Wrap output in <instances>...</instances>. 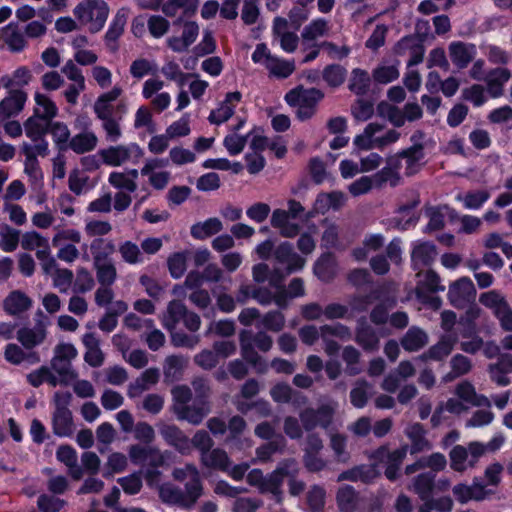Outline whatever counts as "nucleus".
<instances>
[{"label":"nucleus","instance_id":"57","mask_svg":"<svg viewBox=\"0 0 512 512\" xmlns=\"http://www.w3.org/2000/svg\"><path fill=\"white\" fill-rule=\"evenodd\" d=\"M314 273L322 281L332 280L337 273L335 258L329 253L323 254L314 265Z\"/></svg>","mask_w":512,"mask_h":512},{"label":"nucleus","instance_id":"11","mask_svg":"<svg viewBox=\"0 0 512 512\" xmlns=\"http://www.w3.org/2000/svg\"><path fill=\"white\" fill-rule=\"evenodd\" d=\"M475 294L476 290L472 280L468 277H461L449 286L448 299L454 307L463 308L475 298Z\"/></svg>","mask_w":512,"mask_h":512},{"label":"nucleus","instance_id":"2","mask_svg":"<svg viewBox=\"0 0 512 512\" xmlns=\"http://www.w3.org/2000/svg\"><path fill=\"white\" fill-rule=\"evenodd\" d=\"M109 13V6L104 0H81L73 9L75 18L91 33L103 29Z\"/></svg>","mask_w":512,"mask_h":512},{"label":"nucleus","instance_id":"39","mask_svg":"<svg viewBox=\"0 0 512 512\" xmlns=\"http://www.w3.org/2000/svg\"><path fill=\"white\" fill-rule=\"evenodd\" d=\"M405 435L411 441L410 453L415 454L422 451L430 450L432 445L426 439L423 426L420 423L409 424L405 428Z\"/></svg>","mask_w":512,"mask_h":512},{"label":"nucleus","instance_id":"33","mask_svg":"<svg viewBox=\"0 0 512 512\" xmlns=\"http://www.w3.org/2000/svg\"><path fill=\"white\" fill-rule=\"evenodd\" d=\"M398 168V157L392 156L388 158L386 166L372 176L375 182V187H382L386 183H389L392 187L398 185L400 181Z\"/></svg>","mask_w":512,"mask_h":512},{"label":"nucleus","instance_id":"14","mask_svg":"<svg viewBox=\"0 0 512 512\" xmlns=\"http://www.w3.org/2000/svg\"><path fill=\"white\" fill-rule=\"evenodd\" d=\"M512 79V70L507 66H497L489 69L484 82L487 92L492 98H499L504 94L506 84Z\"/></svg>","mask_w":512,"mask_h":512},{"label":"nucleus","instance_id":"59","mask_svg":"<svg viewBox=\"0 0 512 512\" xmlns=\"http://www.w3.org/2000/svg\"><path fill=\"white\" fill-rule=\"evenodd\" d=\"M199 6V0H168L162 5V12L168 16H175L179 10L185 15L194 14Z\"/></svg>","mask_w":512,"mask_h":512},{"label":"nucleus","instance_id":"38","mask_svg":"<svg viewBox=\"0 0 512 512\" xmlns=\"http://www.w3.org/2000/svg\"><path fill=\"white\" fill-rule=\"evenodd\" d=\"M270 396L276 403L293 402L294 405L300 406L306 404L307 398L291 388L286 383H277L270 390Z\"/></svg>","mask_w":512,"mask_h":512},{"label":"nucleus","instance_id":"17","mask_svg":"<svg viewBox=\"0 0 512 512\" xmlns=\"http://www.w3.org/2000/svg\"><path fill=\"white\" fill-rule=\"evenodd\" d=\"M274 258L277 263L285 267L286 274L302 270L306 263V260L294 251L289 242H282L275 248Z\"/></svg>","mask_w":512,"mask_h":512},{"label":"nucleus","instance_id":"16","mask_svg":"<svg viewBox=\"0 0 512 512\" xmlns=\"http://www.w3.org/2000/svg\"><path fill=\"white\" fill-rule=\"evenodd\" d=\"M159 432L165 442L174 447L180 454L189 455L192 451L191 441L176 425L159 423Z\"/></svg>","mask_w":512,"mask_h":512},{"label":"nucleus","instance_id":"36","mask_svg":"<svg viewBox=\"0 0 512 512\" xmlns=\"http://www.w3.org/2000/svg\"><path fill=\"white\" fill-rule=\"evenodd\" d=\"M128 15L129 10L127 8L119 9L109 25V28L105 34V41L112 50L116 49V41L124 32V27L126 25Z\"/></svg>","mask_w":512,"mask_h":512},{"label":"nucleus","instance_id":"7","mask_svg":"<svg viewBox=\"0 0 512 512\" xmlns=\"http://www.w3.org/2000/svg\"><path fill=\"white\" fill-rule=\"evenodd\" d=\"M283 276L279 275V270H275L269 279L270 285L276 288V293L272 294L268 289L259 288L255 290L252 297L261 305H269L274 302L280 308H286L288 305V297L285 288L281 286Z\"/></svg>","mask_w":512,"mask_h":512},{"label":"nucleus","instance_id":"63","mask_svg":"<svg viewBox=\"0 0 512 512\" xmlns=\"http://www.w3.org/2000/svg\"><path fill=\"white\" fill-rule=\"evenodd\" d=\"M27 381L33 387H39L43 383H48L52 387H56L57 385H60L61 382L56 374L47 366H42L39 369L29 373L27 375Z\"/></svg>","mask_w":512,"mask_h":512},{"label":"nucleus","instance_id":"13","mask_svg":"<svg viewBox=\"0 0 512 512\" xmlns=\"http://www.w3.org/2000/svg\"><path fill=\"white\" fill-rule=\"evenodd\" d=\"M321 339L324 343V351L327 355L333 356L338 353L339 345L332 337H336L340 340L346 341L351 338V330L341 324H326L320 327Z\"/></svg>","mask_w":512,"mask_h":512},{"label":"nucleus","instance_id":"41","mask_svg":"<svg viewBox=\"0 0 512 512\" xmlns=\"http://www.w3.org/2000/svg\"><path fill=\"white\" fill-rule=\"evenodd\" d=\"M330 30L329 22L323 18H316L307 24L302 32L303 44H317L316 41L328 35Z\"/></svg>","mask_w":512,"mask_h":512},{"label":"nucleus","instance_id":"9","mask_svg":"<svg viewBox=\"0 0 512 512\" xmlns=\"http://www.w3.org/2000/svg\"><path fill=\"white\" fill-rule=\"evenodd\" d=\"M408 446L402 447L390 452L387 447H380L373 455L376 461L385 465V475L390 480H395L398 475L399 467L408 453Z\"/></svg>","mask_w":512,"mask_h":512},{"label":"nucleus","instance_id":"52","mask_svg":"<svg viewBox=\"0 0 512 512\" xmlns=\"http://www.w3.org/2000/svg\"><path fill=\"white\" fill-rule=\"evenodd\" d=\"M428 343L426 332L418 327H411L401 339V345L408 352H415Z\"/></svg>","mask_w":512,"mask_h":512},{"label":"nucleus","instance_id":"48","mask_svg":"<svg viewBox=\"0 0 512 512\" xmlns=\"http://www.w3.org/2000/svg\"><path fill=\"white\" fill-rule=\"evenodd\" d=\"M90 247L93 255V263L113 261L111 256L116 250V246L113 240L106 238H95L91 242Z\"/></svg>","mask_w":512,"mask_h":512},{"label":"nucleus","instance_id":"46","mask_svg":"<svg viewBox=\"0 0 512 512\" xmlns=\"http://www.w3.org/2000/svg\"><path fill=\"white\" fill-rule=\"evenodd\" d=\"M98 144V137L93 131H85L71 137L68 149L76 154H84L93 151Z\"/></svg>","mask_w":512,"mask_h":512},{"label":"nucleus","instance_id":"20","mask_svg":"<svg viewBox=\"0 0 512 512\" xmlns=\"http://www.w3.org/2000/svg\"><path fill=\"white\" fill-rule=\"evenodd\" d=\"M49 122L39 118L35 115L30 116L23 124L25 135L31 140L30 146L32 148L46 146V151H49V143L45 138L48 132Z\"/></svg>","mask_w":512,"mask_h":512},{"label":"nucleus","instance_id":"43","mask_svg":"<svg viewBox=\"0 0 512 512\" xmlns=\"http://www.w3.org/2000/svg\"><path fill=\"white\" fill-rule=\"evenodd\" d=\"M456 340V337L451 335L442 336L435 345L431 346L428 351L422 354L418 359L443 360L452 352Z\"/></svg>","mask_w":512,"mask_h":512},{"label":"nucleus","instance_id":"22","mask_svg":"<svg viewBox=\"0 0 512 512\" xmlns=\"http://www.w3.org/2000/svg\"><path fill=\"white\" fill-rule=\"evenodd\" d=\"M48 324L42 320L33 327H22L17 331V340L26 349H33L40 346L47 337Z\"/></svg>","mask_w":512,"mask_h":512},{"label":"nucleus","instance_id":"56","mask_svg":"<svg viewBox=\"0 0 512 512\" xmlns=\"http://www.w3.org/2000/svg\"><path fill=\"white\" fill-rule=\"evenodd\" d=\"M470 406L457 396L449 398L443 406H439L431 417L433 426H438L441 422V414L444 410L451 414L460 415L469 410Z\"/></svg>","mask_w":512,"mask_h":512},{"label":"nucleus","instance_id":"31","mask_svg":"<svg viewBox=\"0 0 512 512\" xmlns=\"http://www.w3.org/2000/svg\"><path fill=\"white\" fill-rule=\"evenodd\" d=\"M27 96L22 91H14L0 102V122L18 115L24 108Z\"/></svg>","mask_w":512,"mask_h":512},{"label":"nucleus","instance_id":"25","mask_svg":"<svg viewBox=\"0 0 512 512\" xmlns=\"http://www.w3.org/2000/svg\"><path fill=\"white\" fill-rule=\"evenodd\" d=\"M453 494L456 500L462 504L469 501H482L487 498L489 491L486 486L479 482L478 479H474L471 485L457 484L453 487Z\"/></svg>","mask_w":512,"mask_h":512},{"label":"nucleus","instance_id":"32","mask_svg":"<svg viewBox=\"0 0 512 512\" xmlns=\"http://www.w3.org/2000/svg\"><path fill=\"white\" fill-rule=\"evenodd\" d=\"M240 348L242 357L255 367L257 372L264 373L267 371V364L262 360L261 356L254 350L251 344V333L243 330L239 335Z\"/></svg>","mask_w":512,"mask_h":512},{"label":"nucleus","instance_id":"4","mask_svg":"<svg viewBox=\"0 0 512 512\" xmlns=\"http://www.w3.org/2000/svg\"><path fill=\"white\" fill-rule=\"evenodd\" d=\"M323 97L324 94L319 89L297 87L285 95V100L290 106L297 108L296 114L300 120H307L315 114Z\"/></svg>","mask_w":512,"mask_h":512},{"label":"nucleus","instance_id":"58","mask_svg":"<svg viewBox=\"0 0 512 512\" xmlns=\"http://www.w3.org/2000/svg\"><path fill=\"white\" fill-rule=\"evenodd\" d=\"M208 412L209 409L206 407L205 403H201L199 406H179L175 414L179 420H185L190 424L198 425Z\"/></svg>","mask_w":512,"mask_h":512},{"label":"nucleus","instance_id":"15","mask_svg":"<svg viewBox=\"0 0 512 512\" xmlns=\"http://www.w3.org/2000/svg\"><path fill=\"white\" fill-rule=\"evenodd\" d=\"M168 165V160L160 158H149L145 161L140 170L141 175L147 176L150 185L157 189H164L170 179V173L167 171H157Z\"/></svg>","mask_w":512,"mask_h":512},{"label":"nucleus","instance_id":"64","mask_svg":"<svg viewBox=\"0 0 512 512\" xmlns=\"http://www.w3.org/2000/svg\"><path fill=\"white\" fill-rule=\"evenodd\" d=\"M20 244L24 250H35L37 257L41 252L48 251L50 249L48 240L35 231L26 232L23 234Z\"/></svg>","mask_w":512,"mask_h":512},{"label":"nucleus","instance_id":"60","mask_svg":"<svg viewBox=\"0 0 512 512\" xmlns=\"http://www.w3.org/2000/svg\"><path fill=\"white\" fill-rule=\"evenodd\" d=\"M490 198L487 190H475L466 193H459L456 200L462 202L464 208L468 210L480 209Z\"/></svg>","mask_w":512,"mask_h":512},{"label":"nucleus","instance_id":"47","mask_svg":"<svg viewBox=\"0 0 512 512\" xmlns=\"http://www.w3.org/2000/svg\"><path fill=\"white\" fill-rule=\"evenodd\" d=\"M35 107L33 115L50 122L58 114L55 102L47 95L36 92L34 95Z\"/></svg>","mask_w":512,"mask_h":512},{"label":"nucleus","instance_id":"28","mask_svg":"<svg viewBox=\"0 0 512 512\" xmlns=\"http://www.w3.org/2000/svg\"><path fill=\"white\" fill-rule=\"evenodd\" d=\"M160 378V372L157 368L146 369L138 378L130 383L127 395L130 398L139 397L142 393L156 385Z\"/></svg>","mask_w":512,"mask_h":512},{"label":"nucleus","instance_id":"24","mask_svg":"<svg viewBox=\"0 0 512 512\" xmlns=\"http://www.w3.org/2000/svg\"><path fill=\"white\" fill-rule=\"evenodd\" d=\"M436 246L431 242L416 241L412 244L411 261L414 270L430 266L437 257Z\"/></svg>","mask_w":512,"mask_h":512},{"label":"nucleus","instance_id":"12","mask_svg":"<svg viewBox=\"0 0 512 512\" xmlns=\"http://www.w3.org/2000/svg\"><path fill=\"white\" fill-rule=\"evenodd\" d=\"M200 27L196 21H185L181 35L170 36L166 39L167 46L176 53L186 52L199 36Z\"/></svg>","mask_w":512,"mask_h":512},{"label":"nucleus","instance_id":"18","mask_svg":"<svg viewBox=\"0 0 512 512\" xmlns=\"http://www.w3.org/2000/svg\"><path fill=\"white\" fill-rule=\"evenodd\" d=\"M241 99L242 95L238 91L227 93L224 100L210 112L209 122L215 125L227 122L233 116L235 108L239 105Z\"/></svg>","mask_w":512,"mask_h":512},{"label":"nucleus","instance_id":"34","mask_svg":"<svg viewBox=\"0 0 512 512\" xmlns=\"http://www.w3.org/2000/svg\"><path fill=\"white\" fill-rule=\"evenodd\" d=\"M491 380L498 386H507L510 384L508 374L512 373V356L503 355L499 361L488 366Z\"/></svg>","mask_w":512,"mask_h":512},{"label":"nucleus","instance_id":"61","mask_svg":"<svg viewBox=\"0 0 512 512\" xmlns=\"http://www.w3.org/2000/svg\"><path fill=\"white\" fill-rule=\"evenodd\" d=\"M186 313L185 305L178 301H170L166 312L162 315V324L168 330L175 329L178 322L183 318Z\"/></svg>","mask_w":512,"mask_h":512},{"label":"nucleus","instance_id":"29","mask_svg":"<svg viewBox=\"0 0 512 512\" xmlns=\"http://www.w3.org/2000/svg\"><path fill=\"white\" fill-rule=\"evenodd\" d=\"M128 454L134 464H142L148 459L151 460V464L155 467L161 466L164 463L163 454L155 447L134 444L130 446Z\"/></svg>","mask_w":512,"mask_h":512},{"label":"nucleus","instance_id":"6","mask_svg":"<svg viewBox=\"0 0 512 512\" xmlns=\"http://www.w3.org/2000/svg\"><path fill=\"white\" fill-rule=\"evenodd\" d=\"M299 466L295 459H286L278 463L277 467L267 475L266 493H271L277 501L281 500L282 485L285 478L298 475Z\"/></svg>","mask_w":512,"mask_h":512},{"label":"nucleus","instance_id":"3","mask_svg":"<svg viewBox=\"0 0 512 512\" xmlns=\"http://www.w3.org/2000/svg\"><path fill=\"white\" fill-rule=\"evenodd\" d=\"M103 164L120 167L126 164H137L144 156V150L136 142L110 145L98 151Z\"/></svg>","mask_w":512,"mask_h":512},{"label":"nucleus","instance_id":"42","mask_svg":"<svg viewBox=\"0 0 512 512\" xmlns=\"http://www.w3.org/2000/svg\"><path fill=\"white\" fill-rule=\"evenodd\" d=\"M201 464L210 469L223 471L227 470L231 464V459L227 452L220 448L210 449L203 452L200 457Z\"/></svg>","mask_w":512,"mask_h":512},{"label":"nucleus","instance_id":"23","mask_svg":"<svg viewBox=\"0 0 512 512\" xmlns=\"http://www.w3.org/2000/svg\"><path fill=\"white\" fill-rule=\"evenodd\" d=\"M272 32L283 51L293 53L297 49L299 38L296 33L288 30V21L285 18L276 17L273 20Z\"/></svg>","mask_w":512,"mask_h":512},{"label":"nucleus","instance_id":"45","mask_svg":"<svg viewBox=\"0 0 512 512\" xmlns=\"http://www.w3.org/2000/svg\"><path fill=\"white\" fill-rule=\"evenodd\" d=\"M383 131V127L377 123H370L366 126L363 133L357 135L353 144L358 150H371L378 148L377 134Z\"/></svg>","mask_w":512,"mask_h":512},{"label":"nucleus","instance_id":"50","mask_svg":"<svg viewBox=\"0 0 512 512\" xmlns=\"http://www.w3.org/2000/svg\"><path fill=\"white\" fill-rule=\"evenodd\" d=\"M222 229L223 224L221 220L219 218L212 217L192 225L190 233L193 238L203 240L217 234Z\"/></svg>","mask_w":512,"mask_h":512},{"label":"nucleus","instance_id":"26","mask_svg":"<svg viewBox=\"0 0 512 512\" xmlns=\"http://www.w3.org/2000/svg\"><path fill=\"white\" fill-rule=\"evenodd\" d=\"M454 394L470 407H491V400L483 394H478L474 385L467 381H461L455 386Z\"/></svg>","mask_w":512,"mask_h":512},{"label":"nucleus","instance_id":"53","mask_svg":"<svg viewBox=\"0 0 512 512\" xmlns=\"http://www.w3.org/2000/svg\"><path fill=\"white\" fill-rule=\"evenodd\" d=\"M48 132L51 134L53 142L59 151L68 149L71 133L67 124L61 121H50Z\"/></svg>","mask_w":512,"mask_h":512},{"label":"nucleus","instance_id":"30","mask_svg":"<svg viewBox=\"0 0 512 512\" xmlns=\"http://www.w3.org/2000/svg\"><path fill=\"white\" fill-rule=\"evenodd\" d=\"M293 218L284 209H275L272 212L270 224L277 229L283 237L293 238L300 230V226L292 222Z\"/></svg>","mask_w":512,"mask_h":512},{"label":"nucleus","instance_id":"62","mask_svg":"<svg viewBox=\"0 0 512 512\" xmlns=\"http://www.w3.org/2000/svg\"><path fill=\"white\" fill-rule=\"evenodd\" d=\"M53 431L60 437L70 436L73 433V420L70 410H55Z\"/></svg>","mask_w":512,"mask_h":512},{"label":"nucleus","instance_id":"10","mask_svg":"<svg viewBox=\"0 0 512 512\" xmlns=\"http://www.w3.org/2000/svg\"><path fill=\"white\" fill-rule=\"evenodd\" d=\"M20 148L25 157L24 172L33 182L41 180L43 178V173L37 158L39 156L46 157L49 154V151H46V146L42 145L40 147L32 148L29 142H23Z\"/></svg>","mask_w":512,"mask_h":512},{"label":"nucleus","instance_id":"1","mask_svg":"<svg viewBox=\"0 0 512 512\" xmlns=\"http://www.w3.org/2000/svg\"><path fill=\"white\" fill-rule=\"evenodd\" d=\"M122 93L120 86H114L101 93L92 106L93 113L101 122L107 142L117 143L123 136L121 123L128 112V106L126 102L118 101Z\"/></svg>","mask_w":512,"mask_h":512},{"label":"nucleus","instance_id":"54","mask_svg":"<svg viewBox=\"0 0 512 512\" xmlns=\"http://www.w3.org/2000/svg\"><path fill=\"white\" fill-rule=\"evenodd\" d=\"M405 159L406 167L405 172L407 175H413L417 173L424 159V152L421 145H413L407 150L401 152L398 156Z\"/></svg>","mask_w":512,"mask_h":512},{"label":"nucleus","instance_id":"37","mask_svg":"<svg viewBox=\"0 0 512 512\" xmlns=\"http://www.w3.org/2000/svg\"><path fill=\"white\" fill-rule=\"evenodd\" d=\"M85 346V361L92 367H99L104 362V354L100 349V342L94 333H85L82 338Z\"/></svg>","mask_w":512,"mask_h":512},{"label":"nucleus","instance_id":"5","mask_svg":"<svg viewBox=\"0 0 512 512\" xmlns=\"http://www.w3.org/2000/svg\"><path fill=\"white\" fill-rule=\"evenodd\" d=\"M158 492L163 502L186 508L192 507L202 495L198 486H185L183 491L172 483L162 484L159 486Z\"/></svg>","mask_w":512,"mask_h":512},{"label":"nucleus","instance_id":"44","mask_svg":"<svg viewBox=\"0 0 512 512\" xmlns=\"http://www.w3.org/2000/svg\"><path fill=\"white\" fill-rule=\"evenodd\" d=\"M346 197L341 191H333L330 193H321L314 202V211L324 214L330 209H339L344 205Z\"/></svg>","mask_w":512,"mask_h":512},{"label":"nucleus","instance_id":"35","mask_svg":"<svg viewBox=\"0 0 512 512\" xmlns=\"http://www.w3.org/2000/svg\"><path fill=\"white\" fill-rule=\"evenodd\" d=\"M417 284L415 288V293H436L443 292L445 290V286L441 284V279L439 275L433 270L422 271V269L417 272Z\"/></svg>","mask_w":512,"mask_h":512},{"label":"nucleus","instance_id":"27","mask_svg":"<svg viewBox=\"0 0 512 512\" xmlns=\"http://www.w3.org/2000/svg\"><path fill=\"white\" fill-rule=\"evenodd\" d=\"M418 204V197H413L407 203L399 205L395 212V216L391 219L394 227L400 230H405L414 225L418 220L414 211Z\"/></svg>","mask_w":512,"mask_h":512},{"label":"nucleus","instance_id":"19","mask_svg":"<svg viewBox=\"0 0 512 512\" xmlns=\"http://www.w3.org/2000/svg\"><path fill=\"white\" fill-rule=\"evenodd\" d=\"M449 57L458 69H465L475 59L477 47L473 43L453 41L448 46Z\"/></svg>","mask_w":512,"mask_h":512},{"label":"nucleus","instance_id":"51","mask_svg":"<svg viewBox=\"0 0 512 512\" xmlns=\"http://www.w3.org/2000/svg\"><path fill=\"white\" fill-rule=\"evenodd\" d=\"M472 367V362L468 357L462 354H456L450 360L451 370L443 376L442 380L445 383L451 382L467 375L472 370Z\"/></svg>","mask_w":512,"mask_h":512},{"label":"nucleus","instance_id":"8","mask_svg":"<svg viewBox=\"0 0 512 512\" xmlns=\"http://www.w3.org/2000/svg\"><path fill=\"white\" fill-rule=\"evenodd\" d=\"M164 81L154 77L147 79L142 86V96L151 101V105L157 112L166 110L171 103V96L168 92H161Z\"/></svg>","mask_w":512,"mask_h":512},{"label":"nucleus","instance_id":"49","mask_svg":"<svg viewBox=\"0 0 512 512\" xmlns=\"http://www.w3.org/2000/svg\"><path fill=\"white\" fill-rule=\"evenodd\" d=\"M355 340L364 350L374 351L378 348L379 339L364 318L358 322Z\"/></svg>","mask_w":512,"mask_h":512},{"label":"nucleus","instance_id":"21","mask_svg":"<svg viewBox=\"0 0 512 512\" xmlns=\"http://www.w3.org/2000/svg\"><path fill=\"white\" fill-rule=\"evenodd\" d=\"M33 306V300L21 290L11 291L3 300L2 308L6 314L19 317Z\"/></svg>","mask_w":512,"mask_h":512},{"label":"nucleus","instance_id":"55","mask_svg":"<svg viewBox=\"0 0 512 512\" xmlns=\"http://www.w3.org/2000/svg\"><path fill=\"white\" fill-rule=\"evenodd\" d=\"M435 486V474L425 472L417 475L412 482L411 489L419 495L422 500H429Z\"/></svg>","mask_w":512,"mask_h":512},{"label":"nucleus","instance_id":"40","mask_svg":"<svg viewBox=\"0 0 512 512\" xmlns=\"http://www.w3.org/2000/svg\"><path fill=\"white\" fill-rule=\"evenodd\" d=\"M3 43L14 53L25 49L27 41L24 33L14 24H8L1 30L0 35Z\"/></svg>","mask_w":512,"mask_h":512}]
</instances>
